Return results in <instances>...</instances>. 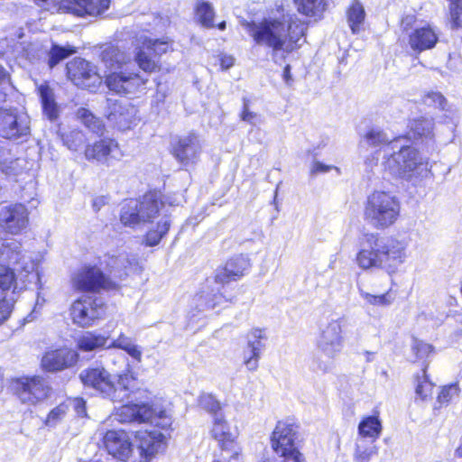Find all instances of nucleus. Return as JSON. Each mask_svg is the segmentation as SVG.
Instances as JSON below:
<instances>
[{
  "label": "nucleus",
  "mask_w": 462,
  "mask_h": 462,
  "mask_svg": "<svg viewBox=\"0 0 462 462\" xmlns=\"http://www.w3.org/2000/svg\"><path fill=\"white\" fill-rule=\"evenodd\" d=\"M277 5L276 12L261 22H243L242 25L256 45L271 50L272 60L282 64L288 54L301 46L307 23L285 9L283 0Z\"/></svg>",
  "instance_id": "nucleus-1"
},
{
  "label": "nucleus",
  "mask_w": 462,
  "mask_h": 462,
  "mask_svg": "<svg viewBox=\"0 0 462 462\" xmlns=\"http://www.w3.org/2000/svg\"><path fill=\"white\" fill-rule=\"evenodd\" d=\"M35 263L14 239L0 241V290L6 294L0 300V324L9 317L17 291L39 281Z\"/></svg>",
  "instance_id": "nucleus-2"
},
{
  "label": "nucleus",
  "mask_w": 462,
  "mask_h": 462,
  "mask_svg": "<svg viewBox=\"0 0 462 462\" xmlns=\"http://www.w3.org/2000/svg\"><path fill=\"white\" fill-rule=\"evenodd\" d=\"M165 205L155 192L144 194L141 199H128L121 208L120 221L125 226L134 227L141 223L152 221L161 212L163 215L156 224L155 228L149 229L145 236L147 246L157 245L168 233L171 220L164 210Z\"/></svg>",
  "instance_id": "nucleus-3"
},
{
  "label": "nucleus",
  "mask_w": 462,
  "mask_h": 462,
  "mask_svg": "<svg viewBox=\"0 0 462 462\" xmlns=\"http://www.w3.org/2000/svg\"><path fill=\"white\" fill-rule=\"evenodd\" d=\"M406 244L393 236L365 235L356 254V263L363 270L380 268L395 273L406 260Z\"/></svg>",
  "instance_id": "nucleus-4"
},
{
  "label": "nucleus",
  "mask_w": 462,
  "mask_h": 462,
  "mask_svg": "<svg viewBox=\"0 0 462 462\" xmlns=\"http://www.w3.org/2000/svg\"><path fill=\"white\" fill-rule=\"evenodd\" d=\"M102 64L111 72L106 77V84L109 90L116 94H134L144 88L147 79L138 73L117 72L129 60V56L117 47H106L101 54Z\"/></svg>",
  "instance_id": "nucleus-5"
},
{
  "label": "nucleus",
  "mask_w": 462,
  "mask_h": 462,
  "mask_svg": "<svg viewBox=\"0 0 462 462\" xmlns=\"http://www.w3.org/2000/svg\"><path fill=\"white\" fill-rule=\"evenodd\" d=\"M398 152L392 150L385 157L382 166L383 171L394 178L412 180L428 176V162L417 149L411 145L397 144Z\"/></svg>",
  "instance_id": "nucleus-6"
},
{
  "label": "nucleus",
  "mask_w": 462,
  "mask_h": 462,
  "mask_svg": "<svg viewBox=\"0 0 462 462\" xmlns=\"http://www.w3.org/2000/svg\"><path fill=\"white\" fill-rule=\"evenodd\" d=\"M79 378L86 387H90L112 402H122L128 399L134 378L129 373L117 376L115 383L112 375L103 367H92L81 371Z\"/></svg>",
  "instance_id": "nucleus-7"
},
{
  "label": "nucleus",
  "mask_w": 462,
  "mask_h": 462,
  "mask_svg": "<svg viewBox=\"0 0 462 462\" xmlns=\"http://www.w3.org/2000/svg\"><path fill=\"white\" fill-rule=\"evenodd\" d=\"M401 203L391 192L374 190L366 198L364 217L366 222L377 230L392 226L399 218Z\"/></svg>",
  "instance_id": "nucleus-8"
},
{
  "label": "nucleus",
  "mask_w": 462,
  "mask_h": 462,
  "mask_svg": "<svg viewBox=\"0 0 462 462\" xmlns=\"http://www.w3.org/2000/svg\"><path fill=\"white\" fill-rule=\"evenodd\" d=\"M11 88L10 76L0 65V103L5 101ZM31 134V119L26 112L17 107H0V136L18 140Z\"/></svg>",
  "instance_id": "nucleus-9"
},
{
  "label": "nucleus",
  "mask_w": 462,
  "mask_h": 462,
  "mask_svg": "<svg viewBox=\"0 0 462 462\" xmlns=\"http://www.w3.org/2000/svg\"><path fill=\"white\" fill-rule=\"evenodd\" d=\"M115 417L122 423L149 422L162 429H167L171 424L166 410L146 403L122 405L116 410Z\"/></svg>",
  "instance_id": "nucleus-10"
},
{
  "label": "nucleus",
  "mask_w": 462,
  "mask_h": 462,
  "mask_svg": "<svg viewBox=\"0 0 462 462\" xmlns=\"http://www.w3.org/2000/svg\"><path fill=\"white\" fill-rule=\"evenodd\" d=\"M346 324L345 318L331 319L319 328L317 338L318 349L327 357L334 359L344 347L343 328Z\"/></svg>",
  "instance_id": "nucleus-11"
},
{
  "label": "nucleus",
  "mask_w": 462,
  "mask_h": 462,
  "mask_svg": "<svg viewBox=\"0 0 462 462\" xmlns=\"http://www.w3.org/2000/svg\"><path fill=\"white\" fill-rule=\"evenodd\" d=\"M71 286L80 292H98L109 288V277L97 264L86 263L75 270L70 276Z\"/></svg>",
  "instance_id": "nucleus-12"
},
{
  "label": "nucleus",
  "mask_w": 462,
  "mask_h": 462,
  "mask_svg": "<svg viewBox=\"0 0 462 462\" xmlns=\"http://www.w3.org/2000/svg\"><path fill=\"white\" fill-rule=\"evenodd\" d=\"M69 313L75 325L89 328L104 316L105 304L100 298L83 296L71 304Z\"/></svg>",
  "instance_id": "nucleus-13"
},
{
  "label": "nucleus",
  "mask_w": 462,
  "mask_h": 462,
  "mask_svg": "<svg viewBox=\"0 0 462 462\" xmlns=\"http://www.w3.org/2000/svg\"><path fill=\"white\" fill-rule=\"evenodd\" d=\"M211 436L218 442L225 461L244 462L241 448L234 440L223 414L213 418Z\"/></svg>",
  "instance_id": "nucleus-14"
},
{
  "label": "nucleus",
  "mask_w": 462,
  "mask_h": 462,
  "mask_svg": "<svg viewBox=\"0 0 462 462\" xmlns=\"http://www.w3.org/2000/svg\"><path fill=\"white\" fill-rule=\"evenodd\" d=\"M68 78L78 87L95 91L101 84L102 78L96 67L84 59L77 58L66 66Z\"/></svg>",
  "instance_id": "nucleus-15"
},
{
  "label": "nucleus",
  "mask_w": 462,
  "mask_h": 462,
  "mask_svg": "<svg viewBox=\"0 0 462 462\" xmlns=\"http://www.w3.org/2000/svg\"><path fill=\"white\" fill-rule=\"evenodd\" d=\"M142 45L137 48L135 61L139 68L145 72L152 73L158 68L157 61L152 57V53L160 56L168 51L170 42L164 40H152L147 37H140Z\"/></svg>",
  "instance_id": "nucleus-16"
},
{
  "label": "nucleus",
  "mask_w": 462,
  "mask_h": 462,
  "mask_svg": "<svg viewBox=\"0 0 462 462\" xmlns=\"http://www.w3.org/2000/svg\"><path fill=\"white\" fill-rule=\"evenodd\" d=\"M15 391L23 403L34 405L48 397L50 387L42 377L32 376L18 379Z\"/></svg>",
  "instance_id": "nucleus-17"
},
{
  "label": "nucleus",
  "mask_w": 462,
  "mask_h": 462,
  "mask_svg": "<svg viewBox=\"0 0 462 462\" xmlns=\"http://www.w3.org/2000/svg\"><path fill=\"white\" fill-rule=\"evenodd\" d=\"M137 109L127 101L106 99V116L110 124L121 131L131 128L136 120Z\"/></svg>",
  "instance_id": "nucleus-18"
},
{
  "label": "nucleus",
  "mask_w": 462,
  "mask_h": 462,
  "mask_svg": "<svg viewBox=\"0 0 462 462\" xmlns=\"http://www.w3.org/2000/svg\"><path fill=\"white\" fill-rule=\"evenodd\" d=\"M104 445L108 454L118 460L136 462L130 437L125 430H108L104 436Z\"/></svg>",
  "instance_id": "nucleus-19"
},
{
  "label": "nucleus",
  "mask_w": 462,
  "mask_h": 462,
  "mask_svg": "<svg viewBox=\"0 0 462 462\" xmlns=\"http://www.w3.org/2000/svg\"><path fill=\"white\" fill-rule=\"evenodd\" d=\"M298 426L291 420L278 421L271 437L272 448L277 455H283L298 448Z\"/></svg>",
  "instance_id": "nucleus-20"
},
{
  "label": "nucleus",
  "mask_w": 462,
  "mask_h": 462,
  "mask_svg": "<svg viewBox=\"0 0 462 462\" xmlns=\"http://www.w3.org/2000/svg\"><path fill=\"white\" fill-rule=\"evenodd\" d=\"M200 153L201 144L195 134L181 136L172 143V154L182 166L196 163Z\"/></svg>",
  "instance_id": "nucleus-21"
},
{
  "label": "nucleus",
  "mask_w": 462,
  "mask_h": 462,
  "mask_svg": "<svg viewBox=\"0 0 462 462\" xmlns=\"http://www.w3.org/2000/svg\"><path fill=\"white\" fill-rule=\"evenodd\" d=\"M139 445L137 452L139 462H151L156 454L162 451L165 447L164 435L157 430H140L137 432Z\"/></svg>",
  "instance_id": "nucleus-22"
},
{
  "label": "nucleus",
  "mask_w": 462,
  "mask_h": 462,
  "mask_svg": "<svg viewBox=\"0 0 462 462\" xmlns=\"http://www.w3.org/2000/svg\"><path fill=\"white\" fill-rule=\"evenodd\" d=\"M0 223L7 232L19 234L28 226L29 212L23 204L3 207L0 209Z\"/></svg>",
  "instance_id": "nucleus-23"
},
{
  "label": "nucleus",
  "mask_w": 462,
  "mask_h": 462,
  "mask_svg": "<svg viewBox=\"0 0 462 462\" xmlns=\"http://www.w3.org/2000/svg\"><path fill=\"white\" fill-rule=\"evenodd\" d=\"M79 359L78 353L69 347L47 351L42 358V365L48 372H59L74 366Z\"/></svg>",
  "instance_id": "nucleus-24"
},
{
  "label": "nucleus",
  "mask_w": 462,
  "mask_h": 462,
  "mask_svg": "<svg viewBox=\"0 0 462 462\" xmlns=\"http://www.w3.org/2000/svg\"><path fill=\"white\" fill-rule=\"evenodd\" d=\"M110 0H62L58 10L76 16L99 15L108 9Z\"/></svg>",
  "instance_id": "nucleus-25"
},
{
  "label": "nucleus",
  "mask_w": 462,
  "mask_h": 462,
  "mask_svg": "<svg viewBox=\"0 0 462 462\" xmlns=\"http://www.w3.org/2000/svg\"><path fill=\"white\" fill-rule=\"evenodd\" d=\"M439 30L430 23L418 26L409 34V46L416 53L432 50L439 42Z\"/></svg>",
  "instance_id": "nucleus-26"
},
{
  "label": "nucleus",
  "mask_w": 462,
  "mask_h": 462,
  "mask_svg": "<svg viewBox=\"0 0 462 462\" xmlns=\"http://www.w3.org/2000/svg\"><path fill=\"white\" fill-rule=\"evenodd\" d=\"M122 152L118 143L113 139H101L85 149V157L88 161H96L108 164L111 159L119 160Z\"/></svg>",
  "instance_id": "nucleus-27"
},
{
  "label": "nucleus",
  "mask_w": 462,
  "mask_h": 462,
  "mask_svg": "<svg viewBox=\"0 0 462 462\" xmlns=\"http://www.w3.org/2000/svg\"><path fill=\"white\" fill-rule=\"evenodd\" d=\"M249 267L250 261L246 256H235L226 262L225 267L217 271L215 282L219 284H224L231 280H236L243 276Z\"/></svg>",
  "instance_id": "nucleus-28"
},
{
  "label": "nucleus",
  "mask_w": 462,
  "mask_h": 462,
  "mask_svg": "<svg viewBox=\"0 0 462 462\" xmlns=\"http://www.w3.org/2000/svg\"><path fill=\"white\" fill-rule=\"evenodd\" d=\"M247 348L251 349V356H245V366L249 371H255L258 368V362L262 351L264 349L265 345L263 341L266 339V335L263 329L253 328L247 335Z\"/></svg>",
  "instance_id": "nucleus-29"
},
{
  "label": "nucleus",
  "mask_w": 462,
  "mask_h": 462,
  "mask_svg": "<svg viewBox=\"0 0 462 462\" xmlns=\"http://www.w3.org/2000/svg\"><path fill=\"white\" fill-rule=\"evenodd\" d=\"M403 141L402 137L392 139L385 132L379 128H372L364 135V142L370 147L377 148L385 157L392 150H396L397 144Z\"/></svg>",
  "instance_id": "nucleus-30"
},
{
  "label": "nucleus",
  "mask_w": 462,
  "mask_h": 462,
  "mask_svg": "<svg viewBox=\"0 0 462 462\" xmlns=\"http://www.w3.org/2000/svg\"><path fill=\"white\" fill-rule=\"evenodd\" d=\"M108 336L87 331L76 339L77 347L83 352H90L107 347Z\"/></svg>",
  "instance_id": "nucleus-31"
},
{
  "label": "nucleus",
  "mask_w": 462,
  "mask_h": 462,
  "mask_svg": "<svg viewBox=\"0 0 462 462\" xmlns=\"http://www.w3.org/2000/svg\"><path fill=\"white\" fill-rule=\"evenodd\" d=\"M194 300L196 307L199 311L208 310H213L224 302L227 301V299L219 291V289H212L210 291H201L196 294Z\"/></svg>",
  "instance_id": "nucleus-32"
},
{
  "label": "nucleus",
  "mask_w": 462,
  "mask_h": 462,
  "mask_svg": "<svg viewBox=\"0 0 462 462\" xmlns=\"http://www.w3.org/2000/svg\"><path fill=\"white\" fill-rule=\"evenodd\" d=\"M409 127V134L414 139H431L434 136L432 117L421 116L413 118L410 121Z\"/></svg>",
  "instance_id": "nucleus-33"
},
{
  "label": "nucleus",
  "mask_w": 462,
  "mask_h": 462,
  "mask_svg": "<svg viewBox=\"0 0 462 462\" xmlns=\"http://www.w3.org/2000/svg\"><path fill=\"white\" fill-rule=\"evenodd\" d=\"M423 101L427 106H434L445 113L444 123H453L458 118L457 110L449 106L445 97L439 92L428 93Z\"/></svg>",
  "instance_id": "nucleus-34"
},
{
  "label": "nucleus",
  "mask_w": 462,
  "mask_h": 462,
  "mask_svg": "<svg viewBox=\"0 0 462 462\" xmlns=\"http://www.w3.org/2000/svg\"><path fill=\"white\" fill-rule=\"evenodd\" d=\"M38 93L41 97L43 115L51 121L56 120L59 117L60 109L52 89L47 84H41L38 87Z\"/></svg>",
  "instance_id": "nucleus-35"
},
{
  "label": "nucleus",
  "mask_w": 462,
  "mask_h": 462,
  "mask_svg": "<svg viewBox=\"0 0 462 462\" xmlns=\"http://www.w3.org/2000/svg\"><path fill=\"white\" fill-rule=\"evenodd\" d=\"M105 262L107 268L112 273L121 275L122 272H126L138 264L135 255H130L127 253H120L117 255H106Z\"/></svg>",
  "instance_id": "nucleus-36"
},
{
  "label": "nucleus",
  "mask_w": 462,
  "mask_h": 462,
  "mask_svg": "<svg viewBox=\"0 0 462 462\" xmlns=\"http://www.w3.org/2000/svg\"><path fill=\"white\" fill-rule=\"evenodd\" d=\"M365 19V11L363 5L358 0H354L346 10V22L354 34L359 33L364 30Z\"/></svg>",
  "instance_id": "nucleus-37"
},
{
  "label": "nucleus",
  "mask_w": 462,
  "mask_h": 462,
  "mask_svg": "<svg viewBox=\"0 0 462 462\" xmlns=\"http://www.w3.org/2000/svg\"><path fill=\"white\" fill-rule=\"evenodd\" d=\"M358 431L361 437L369 438L374 442L379 438L382 431V424L378 416L364 418L359 423Z\"/></svg>",
  "instance_id": "nucleus-38"
},
{
  "label": "nucleus",
  "mask_w": 462,
  "mask_h": 462,
  "mask_svg": "<svg viewBox=\"0 0 462 462\" xmlns=\"http://www.w3.org/2000/svg\"><path fill=\"white\" fill-rule=\"evenodd\" d=\"M119 348L125 351L131 357H133L137 362H141L142 360V350L140 347L134 343V341L126 337L125 334L121 333L119 337L113 340L108 346L107 348Z\"/></svg>",
  "instance_id": "nucleus-39"
},
{
  "label": "nucleus",
  "mask_w": 462,
  "mask_h": 462,
  "mask_svg": "<svg viewBox=\"0 0 462 462\" xmlns=\"http://www.w3.org/2000/svg\"><path fill=\"white\" fill-rule=\"evenodd\" d=\"M21 168V160L14 159L9 150L0 146V171L6 176H15L18 175Z\"/></svg>",
  "instance_id": "nucleus-40"
},
{
  "label": "nucleus",
  "mask_w": 462,
  "mask_h": 462,
  "mask_svg": "<svg viewBox=\"0 0 462 462\" xmlns=\"http://www.w3.org/2000/svg\"><path fill=\"white\" fill-rule=\"evenodd\" d=\"M298 11L306 16H319L327 5V0H294Z\"/></svg>",
  "instance_id": "nucleus-41"
},
{
  "label": "nucleus",
  "mask_w": 462,
  "mask_h": 462,
  "mask_svg": "<svg viewBox=\"0 0 462 462\" xmlns=\"http://www.w3.org/2000/svg\"><path fill=\"white\" fill-rule=\"evenodd\" d=\"M76 52L75 48L71 46H60L58 44H52L49 51L48 65L51 69L54 68L60 61L69 57Z\"/></svg>",
  "instance_id": "nucleus-42"
},
{
  "label": "nucleus",
  "mask_w": 462,
  "mask_h": 462,
  "mask_svg": "<svg viewBox=\"0 0 462 462\" xmlns=\"http://www.w3.org/2000/svg\"><path fill=\"white\" fill-rule=\"evenodd\" d=\"M196 15L202 26L212 28L214 24L215 11L208 2H199L196 5Z\"/></svg>",
  "instance_id": "nucleus-43"
},
{
  "label": "nucleus",
  "mask_w": 462,
  "mask_h": 462,
  "mask_svg": "<svg viewBox=\"0 0 462 462\" xmlns=\"http://www.w3.org/2000/svg\"><path fill=\"white\" fill-rule=\"evenodd\" d=\"M78 117L91 132L101 134L104 131V125L102 121L95 116L87 108L81 107L77 112Z\"/></svg>",
  "instance_id": "nucleus-44"
},
{
  "label": "nucleus",
  "mask_w": 462,
  "mask_h": 462,
  "mask_svg": "<svg viewBox=\"0 0 462 462\" xmlns=\"http://www.w3.org/2000/svg\"><path fill=\"white\" fill-rule=\"evenodd\" d=\"M69 402H62L51 410L44 420L45 426L55 428L61 423L69 411Z\"/></svg>",
  "instance_id": "nucleus-45"
},
{
  "label": "nucleus",
  "mask_w": 462,
  "mask_h": 462,
  "mask_svg": "<svg viewBox=\"0 0 462 462\" xmlns=\"http://www.w3.org/2000/svg\"><path fill=\"white\" fill-rule=\"evenodd\" d=\"M198 403L201 409L205 410L207 412L211 414L213 418L216 415L222 414L221 404L219 401L212 393H201L199 396Z\"/></svg>",
  "instance_id": "nucleus-46"
},
{
  "label": "nucleus",
  "mask_w": 462,
  "mask_h": 462,
  "mask_svg": "<svg viewBox=\"0 0 462 462\" xmlns=\"http://www.w3.org/2000/svg\"><path fill=\"white\" fill-rule=\"evenodd\" d=\"M359 294L366 304L373 306L387 307L393 301V297H392L390 292L374 295L365 291L363 289H359Z\"/></svg>",
  "instance_id": "nucleus-47"
},
{
  "label": "nucleus",
  "mask_w": 462,
  "mask_h": 462,
  "mask_svg": "<svg viewBox=\"0 0 462 462\" xmlns=\"http://www.w3.org/2000/svg\"><path fill=\"white\" fill-rule=\"evenodd\" d=\"M64 144L71 151H78L85 143V135L81 131L72 130L63 134Z\"/></svg>",
  "instance_id": "nucleus-48"
},
{
  "label": "nucleus",
  "mask_w": 462,
  "mask_h": 462,
  "mask_svg": "<svg viewBox=\"0 0 462 462\" xmlns=\"http://www.w3.org/2000/svg\"><path fill=\"white\" fill-rule=\"evenodd\" d=\"M433 390V383L430 382L426 374V367L422 370L421 377H418L415 389L416 395L421 400H425L430 396Z\"/></svg>",
  "instance_id": "nucleus-49"
},
{
  "label": "nucleus",
  "mask_w": 462,
  "mask_h": 462,
  "mask_svg": "<svg viewBox=\"0 0 462 462\" xmlns=\"http://www.w3.org/2000/svg\"><path fill=\"white\" fill-rule=\"evenodd\" d=\"M459 392L460 389L457 383L445 385L438 396V402L440 405H447L458 396Z\"/></svg>",
  "instance_id": "nucleus-50"
},
{
  "label": "nucleus",
  "mask_w": 462,
  "mask_h": 462,
  "mask_svg": "<svg viewBox=\"0 0 462 462\" xmlns=\"http://www.w3.org/2000/svg\"><path fill=\"white\" fill-rule=\"evenodd\" d=\"M451 29L462 28V0H454L449 5Z\"/></svg>",
  "instance_id": "nucleus-51"
},
{
  "label": "nucleus",
  "mask_w": 462,
  "mask_h": 462,
  "mask_svg": "<svg viewBox=\"0 0 462 462\" xmlns=\"http://www.w3.org/2000/svg\"><path fill=\"white\" fill-rule=\"evenodd\" d=\"M374 453V446L373 445V442L366 447L364 439L357 441L356 451V462H369V459Z\"/></svg>",
  "instance_id": "nucleus-52"
},
{
  "label": "nucleus",
  "mask_w": 462,
  "mask_h": 462,
  "mask_svg": "<svg viewBox=\"0 0 462 462\" xmlns=\"http://www.w3.org/2000/svg\"><path fill=\"white\" fill-rule=\"evenodd\" d=\"M411 350L418 359H422L433 351V346L414 337L412 339Z\"/></svg>",
  "instance_id": "nucleus-53"
},
{
  "label": "nucleus",
  "mask_w": 462,
  "mask_h": 462,
  "mask_svg": "<svg viewBox=\"0 0 462 462\" xmlns=\"http://www.w3.org/2000/svg\"><path fill=\"white\" fill-rule=\"evenodd\" d=\"M240 118L242 121L246 122L252 125H255L261 122L260 116L249 109V100L244 98L243 110L240 115Z\"/></svg>",
  "instance_id": "nucleus-54"
},
{
  "label": "nucleus",
  "mask_w": 462,
  "mask_h": 462,
  "mask_svg": "<svg viewBox=\"0 0 462 462\" xmlns=\"http://www.w3.org/2000/svg\"><path fill=\"white\" fill-rule=\"evenodd\" d=\"M35 3L43 6L46 10L54 13H62V10H58L59 5L62 0H34Z\"/></svg>",
  "instance_id": "nucleus-55"
},
{
  "label": "nucleus",
  "mask_w": 462,
  "mask_h": 462,
  "mask_svg": "<svg viewBox=\"0 0 462 462\" xmlns=\"http://www.w3.org/2000/svg\"><path fill=\"white\" fill-rule=\"evenodd\" d=\"M281 457H283L282 462H302V455L299 451L298 448L291 450V452H287L283 455H278Z\"/></svg>",
  "instance_id": "nucleus-56"
},
{
  "label": "nucleus",
  "mask_w": 462,
  "mask_h": 462,
  "mask_svg": "<svg viewBox=\"0 0 462 462\" xmlns=\"http://www.w3.org/2000/svg\"><path fill=\"white\" fill-rule=\"evenodd\" d=\"M71 402H69V404ZM73 407L78 416L85 417L87 415L86 402L82 398H76L72 401Z\"/></svg>",
  "instance_id": "nucleus-57"
},
{
  "label": "nucleus",
  "mask_w": 462,
  "mask_h": 462,
  "mask_svg": "<svg viewBox=\"0 0 462 462\" xmlns=\"http://www.w3.org/2000/svg\"><path fill=\"white\" fill-rule=\"evenodd\" d=\"M332 166L326 165L320 162H315L313 167L311 169L312 173H319V172H327L328 171Z\"/></svg>",
  "instance_id": "nucleus-58"
},
{
  "label": "nucleus",
  "mask_w": 462,
  "mask_h": 462,
  "mask_svg": "<svg viewBox=\"0 0 462 462\" xmlns=\"http://www.w3.org/2000/svg\"><path fill=\"white\" fill-rule=\"evenodd\" d=\"M415 19L416 18L414 15H406V16L402 17V19L401 21V26H402V30L403 31L409 30L414 23Z\"/></svg>",
  "instance_id": "nucleus-59"
},
{
  "label": "nucleus",
  "mask_w": 462,
  "mask_h": 462,
  "mask_svg": "<svg viewBox=\"0 0 462 462\" xmlns=\"http://www.w3.org/2000/svg\"><path fill=\"white\" fill-rule=\"evenodd\" d=\"M235 59L230 55H224L220 59V66L223 69H228L234 65Z\"/></svg>",
  "instance_id": "nucleus-60"
},
{
  "label": "nucleus",
  "mask_w": 462,
  "mask_h": 462,
  "mask_svg": "<svg viewBox=\"0 0 462 462\" xmlns=\"http://www.w3.org/2000/svg\"><path fill=\"white\" fill-rule=\"evenodd\" d=\"M108 202V198L106 196H98L93 199V208L96 211L100 210V208Z\"/></svg>",
  "instance_id": "nucleus-61"
},
{
  "label": "nucleus",
  "mask_w": 462,
  "mask_h": 462,
  "mask_svg": "<svg viewBox=\"0 0 462 462\" xmlns=\"http://www.w3.org/2000/svg\"><path fill=\"white\" fill-rule=\"evenodd\" d=\"M332 368H333L332 362H324V361L317 362V369L321 371L322 373H328V372L331 371Z\"/></svg>",
  "instance_id": "nucleus-62"
},
{
  "label": "nucleus",
  "mask_w": 462,
  "mask_h": 462,
  "mask_svg": "<svg viewBox=\"0 0 462 462\" xmlns=\"http://www.w3.org/2000/svg\"><path fill=\"white\" fill-rule=\"evenodd\" d=\"M283 79L286 82V84L290 85L291 81L292 80L291 74V66L286 65L283 69Z\"/></svg>",
  "instance_id": "nucleus-63"
},
{
  "label": "nucleus",
  "mask_w": 462,
  "mask_h": 462,
  "mask_svg": "<svg viewBox=\"0 0 462 462\" xmlns=\"http://www.w3.org/2000/svg\"><path fill=\"white\" fill-rule=\"evenodd\" d=\"M363 355L366 362H373L375 356V352L365 351Z\"/></svg>",
  "instance_id": "nucleus-64"
}]
</instances>
